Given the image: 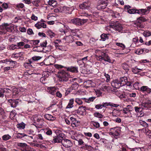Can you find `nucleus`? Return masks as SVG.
<instances>
[{"label":"nucleus","instance_id":"f257e3e1","mask_svg":"<svg viewBox=\"0 0 151 151\" xmlns=\"http://www.w3.org/2000/svg\"><path fill=\"white\" fill-rule=\"evenodd\" d=\"M58 77L59 81L62 82L68 81L69 75L65 71L60 70L58 72Z\"/></svg>","mask_w":151,"mask_h":151},{"label":"nucleus","instance_id":"f03ea898","mask_svg":"<svg viewBox=\"0 0 151 151\" xmlns=\"http://www.w3.org/2000/svg\"><path fill=\"white\" fill-rule=\"evenodd\" d=\"M88 20V19H81L78 18H75L72 19L71 22L73 23L76 25L81 26L87 22Z\"/></svg>","mask_w":151,"mask_h":151},{"label":"nucleus","instance_id":"7ed1b4c3","mask_svg":"<svg viewBox=\"0 0 151 151\" xmlns=\"http://www.w3.org/2000/svg\"><path fill=\"white\" fill-rule=\"evenodd\" d=\"M107 5V0H99L98 2L96 8L99 10L104 9Z\"/></svg>","mask_w":151,"mask_h":151},{"label":"nucleus","instance_id":"20e7f679","mask_svg":"<svg viewBox=\"0 0 151 151\" xmlns=\"http://www.w3.org/2000/svg\"><path fill=\"white\" fill-rule=\"evenodd\" d=\"M110 26L119 32L122 30L123 28L122 24L117 21L111 23Z\"/></svg>","mask_w":151,"mask_h":151},{"label":"nucleus","instance_id":"39448f33","mask_svg":"<svg viewBox=\"0 0 151 151\" xmlns=\"http://www.w3.org/2000/svg\"><path fill=\"white\" fill-rule=\"evenodd\" d=\"M62 134H60L58 135H57L55 137H53V139H50L49 141H50L52 143H61L62 142L63 137L62 136Z\"/></svg>","mask_w":151,"mask_h":151},{"label":"nucleus","instance_id":"423d86ee","mask_svg":"<svg viewBox=\"0 0 151 151\" xmlns=\"http://www.w3.org/2000/svg\"><path fill=\"white\" fill-rule=\"evenodd\" d=\"M8 103L11 105L12 107L15 108L18 105L19 102L21 101L19 99H10L7 100Z\"/></svg>","mask_w":151,"mask_h":151},{"label":"nucleus","instance_id":"0eeeda50","mask_svg":"<svg viewBox=\"0 0 151 151\" xmlns=\"http://www.w3.org/2000/svg\"><path fill=\"white\" fill-rule=\"evenodd\" d=\"M141 105L142 107L146 109H149L151 107V101L147 99L144 100Z\"/></svg>","mask_w":151,"mask_h":151},{"label":"nucleus","instance_id":"6e6552de","mask_svg":"<svg viewBox=\"0 0 151 151\" xmlns=\"http://www.w3.org/2000/svg\"><path fill=\"white\" fill-rule=\"evenodd\" d=\"M86 106L80 107L78 110H75L74 111L75 113H77L79 114L84 115L86 114Z\"/></svg>","mask_w":151,"mask_h":151},{"label":"nucleus","instance_id":"1a4fd4ad","mask_svg":"<svg viewBox=\"0 0 151 151\" xmlns=\"http://www.w3.org/2000/svg\"><path fill=\"white\" fill-rule=\"evenodd\" d=\"M62 144L63 146L66 148L70 147L73 145L72 142L69 139H63Z\"/></svg>","mask_w":151,"mask_h":151},{"label":"nucleus","instance_id":"9d476101","mask_svg":"<svg viewBox=\"0 0 151 151\" xmlns=\"http://www.w3.org/2000/svg\"><path fill=\"white\" fill-rule=\"evenodd\" d=\"M111 85L113 87L115 88V89L119 88L122 86L119 80H113L111 83Z\"/></svg>","mask_w":151,"mask_h":151},{"label":"nucleus","instance_id":"9b49d317","mask_svg":"<svg viewBox=\"0 0 151 151\" xmlns=\"http://www.w3.org/2000/svg\"><path fill=\"white\" fill-rule=\"evenodd\" d=\"M80 149L83 150H86L87 151H93L94 148L90 145L87 144L83 145L80 147Z\"/></svg>","mask_w":151,"mask_h":151},{"label":"nucleus","instance_id":"f8f14e48","mask_svg":"<svg viewBox=\"0 0 151 151\" xmlns=\"http://www.w3.org/2000/svg\"><path fill=\"white\" fill-rule=\"evenodd\" d=\"M90 3L84 2L83 4H80L79 7L81 9H88L90 7Z\"/></svg>","mask_w":151,"mask_h":151},{"label":"nucleus","instance_id":"ddd939ff","mask_svg":"<svg viewBox=\"0 0 151 151\" xmlns=\"http://www.w3.org/2000/svg\"><path fill=\"white\" fill-rule=\"evenodd\" d=\"M70 120L71 122V126L73 127H76L79 125V123L76 120V118L71 117L70 118Z\"/></svg>","mask_w":151,"mask_h":151},{"label":"nucleus","instance_id":"4468645a","mask_svg":"<svg viewBox=\"0 0 151 151\" xmlns=\"http://www.w3.org/2000/svg\"><path fill=\"white\" fill-rule=\"evenodd\" d=\"M127 80V78L126 77H121L120 78L119 81L122 86L126 85Z\"/></svg>","mask_w":151,"mask_h":151},{"label":"nucleus","instance_id":"2eb2a0df","mask_svg":"<svg viewBox=\"0 0 151 151\" xmlns=\"http://www.w3.org/2000/svg\"><path fill=\"white\" fill-rule=\"evenodd\" d=\"M48 92L50 94L54 95L56 91V88L55 87H50L47 88Z\"/></svg>","mask_w":151,"mask_h":151},{"label":"nucleus","instance_id":"dca6fc26","mask_svg":"<svg viewBox=\"0 0 151 151\" xmlns=\"http://www.w3.org/2000/svg\"><path fill=\"white\" fill-rule=\"evenodd\" d=\"M148 50L146 49L145 48H144L143 49H138L136 50L135 53L137 54L140 55L142 54H145L149 52Z\"/></svg>","mask_w":151,"mask_h":151},{"label":"nucleus","instance_id":"f3484780","mask_svg":"<svg viewBox=\"0 0 151 151\" xmlns=\"http://www.w3.org/2000/svg\"><path fill=\"white\" fill-rule=\"evenodd\" d=\"M4 96L6 97H8L11 95V91L10 89L7 88H2Z\"/></svg>","mask_w":151,"mask_h":151},{"label":"nucleus","instance_id":"a211bd4d","mask_svg":"<svg viewBox=\"0 0 151 151\" xmlns=\"http://www.w3.org/2000/svg\"><path fill=\"white\" fill-rule=\"evenodd\" d=\"M109 34L103 33L100 36L101 39L99 40L102 41H105L109 39Z\"/></svg>","mask_w":151,"mask_h":151},{"label":"nucleus","instance_id":"6ab92c4d","mask_svg":"<svg viewBox=\"0 0 151 151\" xmlns=\"http://www.w3.org/2000/svg\"><path fill=\"white\" fill-rule=\"evenodd\" d=\"M44 118L47 120L53 121L56 119V118L51 115L47 114L44 115Z\"/></svg>","mask_w":151,"mask_h":151},{"label":"nucleus","instance_id":"aec40b11","mask_svg":"<svg viewBox=\"0 0 151 151\" xmlns=\"http://www.w3.org/2000/svg\"><path fill=\"white\" fill-rule=\"evenodd\" d=\"M128 13L130 14H134L136 13H139V10L136 9L135 8L132 9H130L127 10V11Z\"/></svg>","mask_w":151,"mask_h":151},{"label":"nucleus","instance_id":"412c9836","mask_svg":"<svg viewBox=\"0 0 151 151\" xmlns=\"http://www.w3.org/2000/svg\"><path fill=\"white\" fill-rule=\"evenodd\" d=\"M12 90V97L14 98L15 96H17L19 92L20 91L15 87H14Z\"/></svg>","mask_w":151,"mask_h":151},{"label":"nucleus","instance_id":"4be33fe9","mask_svg":"<svg viewBox=\"0 0 151 151\" xmlns=\"http://www.w3.org/2000/svg\"><path fill=\"white\" fill-rule=\"evenodd\" d=\"M67 70L73 73H78V68L76 67H68L67 68Z\"/></svg>","mask_w":151,"mask_h":151},{"label":"nucleus","instance_id":"5701e85b","mask_svg":"<svg viewBox=\"0 0 151 151\" xmlns=\"http://www.w3.org/2000/svg\"><path fill=\"white\" fill-rule=\"evenodd\" d=\"M41 58L40 56H35L32 57V58L30 60H29V63H30V65H31V63H32V60L33 61H37L40 60Z\"/></svg>","mask_w":151,"mask_h":151},{"label":"nucleus","instance_id":"b1692460","mask_svg":"<svg viewBox=\"0 0 151 151\" xmlns=\"http://www.w3.org/2000/svg\"><path fill=\"white\" fill-rule=\"evenodd\" d=\"M137 23L140 24L142 22H144L146 21L147 19H146L144 17H140L137 18Z\"/></svg>","mask_w":151,"mask_h":151},{"label":"nucleus","instance_id":"393cba45","mask_svg":"<svg viewBox=\"0 0 151 151\" xmlns=\"http://www.w3.org/2000/svg\"><path fill=\"white\" fill-rule=\"evenodd\" d=\"M74 99H70L68 104V105L66 107V108H70L73 106V104L74 102Z\"/></svg>","mask_w":151,"mask_h":151},{"label":"nucleus","instance_id":"a878e982","mask_svg":"<svg viewBox=\"0 0 151 151\" xmlns=\"http://www.w3.org/2000/svg\"><path fill=\"white\" fill-rule=\"evenodd\" d=\"M96 97H89L88 99H86V98H82V99L85 101V102L87 103H90V102L93 101L95 99Z\"/></svg>","mask_w":151,"mask_h":151},{"label":"nucleus","instance_id":"bb28decb","mask_svg":"<svg viewBox=\"0 0 151 151\" xmlns=\"http://www.w3.org/2000/svg\"><path fill=\"white\" fill-rule=\"evenodd\" d=\"M112 91L114 93H115L118 96H119L122 93L121 91L117 89L114 88L112 90Z\"/></svg>","mask_w":151,"mask_h":151},{"label":"nucleus","instance_id":"cd10ccee","mask_svg":"<svg viewBox=\"0 0 151 151\" xmlns=\"http://www.w3.org/2000/svg\"><path fill=\"white\" fill-rule=\"evenodd\" d=\"M122 66L123 69L127 71L129 70V68L130 67V65H129L126 63L123 64Z\"/></svg>","mask_w":151,"mask_h":151},{"label":"nucleus","instance_id":"c85d7f7f","mask_svg":"<svg viewBox=\"0 0 151 151\" xmlns=\"http://www.w3.org/2000/svg\"><path fill=\"white\" fill-rule=\"evenodd\" d=\"M147 9H138L139 10V13H138L139 14L144 15L146 13H148V11L147 10Z\"/></svg>","mask_w":151,"mask_h":151},{"label":"nucleus","instance_id":"c756f323","mask_svg":"<svg viewBox=\"0 0 151 151\" xmlns=\"http://www.w3.org/2000/svg\"><path fill=\"white\" fill-rule=\"evenodd\" d=\"M139 123L140 125L142 126L144 128H147L148 126V124L144 121H143L142 120H140Z\"/></svg>","mask_w":151,"mask_h":151},{"label":"nucleus","instance_id":"7c9ffc66","mask_svg":"<svg viewBox=\"0 0 151 151\" xmlns=\"http://www.w3.org/2000/svg\"><path fill=\"white\" fill-rule=\"evenodd\" d=\"M91 123L96 128H99L100 127V124L98 122L94 121H91Z\"/></svg>","mask_w":151,"mask_h":151},{"label":"nucleus","instance_id":"2f4dec72","mask_svg":"<svg viewBox=\"0 0 151 151\" xmlns=\"http://www.w3.org/2000/svg\"><path fill=\"white\" fill-rule=\"evenodd\" d=\"M78 87V84L77 83H75L71 86L70 88L71 91L73 90H76Z\"/></svg>","mask_w":151,"mask_h":151},{"label":"nucleus","instance_id":"473e14b6","mask_svg":"<svg viewBox=\"0 0 151 151\" xmlns=\"http://www.w3.org/2000/svg\"><path fill=\"white\" fill-rule=\"evenodd\" d=\"M108 50H107V49H105L104 50H103V52L101 53V55L103 56V59H104L105 58H106L107 57L109 56L107 53V51H108Z\"/></svg>","mask_w":151,"mask_h":151},{"label":"nucleus","instance_id":"72a5a7b5","mask_svg":"<svg viewBox=\"0 0 151 151\" xmlns=\"http://www.w3.org/2000/svg\"><path fill=\"white\" fill-rule=\"evenodd\" d=\"M16 114L17 113H16L15 110H13L10 112V118L11 119L14 118V117L15 116Z\"/></svg>","mask_w":151,"mask_h":151},{"label":"nucleus","instance_id":"f704fd0d","mask_svg":"<svg viewBox=\"0 0 151 151\" xmlns=\"http://www.w3.org/2000/svg\"><path fill=\"white\" fill-rule=\"evenodd\" d=\"M147 86H143L141 87L139 89V90L141 92L144 93L145 94L147 95V93H146V90H147Z\"/></svg>","mask_w":151,"mask_h":151},{"label":"nucleus","instance_id":"c9c22d12","mask_svg":"<svg viewBox=\"0 0 151 151\" xmlns=\"http://www.w3.org/2000/svg\"><path fill=\"white\" fill-rule=\"evenodd\" d=\"M17 127L19 129H24L25 128V124L22 122L21 123L17 124Z\"/></svg>","mask_w":151,"mask_h":151},{"label":"nucleus","instance_id":"e433bc0d","mask_svg":"<svg viewBox=\"0 0 151 151\" xmlns=\"http://www.w3.org/2000/svg\"><path fill=\"white\" fill-rule=\"evenodd\" d=\"M27 136V135L24 133H18L16 137L17 138H21Z\"/></svg>","mask_w":151,"mask_h":151},{"label":"nucleus","instance_id":"4c0bfd02","mask_svg":"<svg viewBox=\"0 0 151 151\" xmlns=\"http://www.w3.org/2000/svg\"><path fill=\"white\" fill-rule=\"evenodd\" d=\"M33 50L38 52H45L46 51L43 50L42 48H33Z\"/></svg>","mask_w":151,"mask_h":151},{"label":"nucleus","instance_id":"58836bf2","mask_svg":"<svg viewBox=\"0 0 151 151\" xmlns=\"http://www.w3.org/2000/svg\"><path fill=\"white\" fill-rule=\"evenodd\" d=\"M144 36L145 37H148L151 35V32L148 30L145 31L143 33Z\"/></svg>","mask_w":151,"mask_h":151},{"label":"nucleus","instance_id":"ea45409f","mask_svg":"<svg viewBox=\"0 0 151 151\" xmlns=\"http://www.w3.org/2000/svg\"><path fill=\"white\" fill-rule=\"evenodd\" d=\"M11 138V137L8 134H6L3 136L2 138L4 140H7Z\"/></svg>","mask_w":151,"mask_h":151},{"label":"nucleus","instance_id":"a19ab883","mask_svg":"<svg viewBox=\"0 0 151 151\" xmlns=\"http://www.w3.org/2000/svg\"><path fill=\"white\" fill-rule=\"evenodd\" d=\"M140 70V69H139L136 67L132 68V72L135 74H137L139 73L140 72L139 70Z\"/></svg>","mask_w":151,"mask_h":151},{"label":"nucleus","instance_id":"79ce46f5","mask_svg":"<svg viewBox=\"0 0 151 151\" xmlns=\"http://www.w3.org/2000/svg\"><path fill=\"white\" fill-rule=\"evenodd\" d=\"M46 131V134L47 135H50L52 133V130L49 128H47Z\"/></svg>","mask_w":151,"mask_h":151},{"label":"nucleus","instance_id":"37998d69","mask_svg":"<svg viewBox=\"0 0 151 151\" xmlns=\"http://www.w3.org/2000/svg\"><path fill=\"white\" fill-rule=\"evenodd\" d=\"M61 42V41L60 40H56L55 42H53V44H54V45L56 47L58 46L59 47L60 46L59 45V43H60Z\"/></svg>","mask_w":151,"mask_h":151},{"label":"nucleus","instance_id":"c03bdc74","mask_svg":"<svg viewBox=\"0 0 151 151\" xmlns=\"http://www.w3.org/2000/svg\"><path fill=\"white\" fill-rule=\"evenodd\" d=\"M78 142V145L79 146H81L82 145H83L85 144L84 143V142L82 139H79L78 140H76Z\"/></svg>","mask_w":151,"mask_h":151},{"label":"nucleus","instance_id":"a18cd8bd","mask_svg":"<svg viewBox=\"0 0 151 151\" xmlns=\"http://www.w3.org/2000/svg\"><path fill=\"white\" fill-rule=\"evenodd\" d=\"M94 115L95 117L99 118H102L103 116L102 114L98 112L95 113L94 114Z\"/></svg>","mask_w":151,"mask_h":151},{"label":"nucleus","instance_id":"49530a36","mask_svg":"<svg viewBox=\"0 0 151 151\" xmlns=\"http://www.w3.org/2000/svg\"><path fill=\"white\" fill-rule=\"evenodd\" d=\"M134 109L136 112H139L140 113L142 112V109L140 107H139L137 106H135L134 107Z\"/></svg>","mask_w":151,"mask_h":151},{"label":"nucleus","instance_id":"de8ad7c7","mask_svg":"<svg viewBox=\"0 0 151 151\" xmlns=\"http://www.w3.org/2000/svg\"><path fill=\"white\" fill-rule=\"evenodd\" d=\"M131 111L127 107L124 108L123 109L122 111L125 114H127L129 112Z\"/></svg>","mask_w":151,"mask_h":151},{"label":"nucleus","instance_id":"09e8293b","mask_svg":"<svg viewBox=\"0 0 151 151\" xmlns=\"http://www.w3.org/2000/svg\"><path fill=\"white\" fill-rule=\"evenodd\" d=\"M81 99L79 98H76V99L75 101L79 105L82 104L83 103V102L81 100Z\"/></svg>","mask_w":151,"mask_h":151},{"label":"nucleus","instance_id":"8fccbe9b","mask_svg":"<svg viewBox=\"0 0 151 151\" xmlns=\"http://www.w3.org/2000/svg\"><path fill=\"white\" fill-rule=\"evenodd\" d=\"M139 83L138 82H135L133 85L134 87L136 89H139Z\"/></svg>","mask_w":151,"mask_h":151},{"label":"nucleus","instance_id":"3c124183","mask_svg":"<svg viewBox=\"0 0 151 151\" xmlns=\"http://www.w3.org/2000/svg\"><path fill=\"white\" fill-rule=\"evenodd\" d=\"M24 67L26 68H29L30 67L32 66L31 65H30V63H24Z\"/></svg>","mask_w":151,"mask_h":151},{"label":"nucleus","instance_id":"603ef678","mask_svg":"<svg viewBox=\"0 0 151 151\" xmlns=\"http://www.w3.org/2000/svg\"><path fill=\"white\" fill-rule=\"evenodd\" d=\"M24 5L23 4H20L17 5L16 6L17 9V10H19V8H22L24 7Z\"/></svg>","mask_w":151,"mask_h":151},{"label":"nucleus","instance_id":"864d4df0","mask_svg":"<svg viewBox=\"0 0 151 151\" xmlns=\"http://www.w3.org/2000/svg\"><path fill=\"white\" fill-rule=\"evenodd\" d=\"M32 3L34 6L36 7H38L39 6L38 3H39V1H33L32 2Z\"/></svg>","mask_w":151,"mask_h":151},{"label":"nucleus","instance_id":"5fc2aeb1","mask_svg":"<svg viewBox=\"0 0 151 151\" xmlns=\"http://www.w3.org/2000/svg\"><path fill=\"white\" fill-rule=\"evenodd\" d=\"M48 4L50 5H52L53 6V4L54 3H55L56 4V1H55L53 0H49L48 1Z\"/></svg>","mask_w":151,"mask_h":151},{"label":"nucleus","instance_id":"6e6d98bb","mask_svg":"<svg viewBox=\"0 0 151 151\" xmlns=\"http://www.w3.org/2000/svg\"><path fill=\"white\" fill-rule=\"evenodd\" d=\"M27 33L29 35L34 34V33L33 32L32 30V29L29 28L27 30Z\"/></svg>","mask_w":151,"mask_h":151},{"label":"nucleus","instance_id":"4d7b16f0","mask_svg":"<svg viewBox=\"0 0 151 151\" xmlns=\"http://www.w3.org/2000/svg\"><path fill=\"white\" fill-rule=\"evenodd\" d=\"M18 145L19 146L24 147L27 146V145L25 143H20L18 144Z\"/></svg>","mask_w":151,"mask_h":151},{"label":"nucleus","instance_id":"13d9d810","mask_svg":"<svg viewBox=\"0 0 151 151\" xmlns=\"http://www.w3.org/2000/svg\"><path fill=\"white\" fill-rule=\"evenodd\" d=\"M2 7L4 8L5 9H6L8 8L9 6L7 4L5 3H4L2 5Z\"/></svg>","mask_w":151,"mask_h":151},{"label":"nucleus","instance_id":"bf43d9fd","mask_svg":"<svg viewBox=\"0 0 151 151\" xmlns=\"http://www.w3.org/2000/svg\"><path fill=\"white\" fill-rule=\"evenodd\" d=\"M48 32L49 35L51 38H52L55 36V34L51 31H50Z\"/></svg>","mask_w":151,"mask_h":151},{"label":"nucleus","instance_id":"052dcab7","mask_svg":"<svg viewBox=\"0 0 151 151\" xmlns=\"http://www.w3.org/2000/svg\"><path fill=\"white\" fill-rule=\"evenodd\" d=\"M63 11H69L70 8L69 7L66 6H64L63 7Z\"/></svg>","mask_w":151,"mask_h":151},{"label":"nucleus","instance_id":"680f3d73","mask_svg":"<svg viewBox=\"0 0 151 151\" xmlns=\"http://www.w3.org/2000/svg\"><path fill=\"white\" fill-rule=\"evenodd\" d=\"M4 95L2 88L0 89V97H3Z\"/></svg>","mask_w":151,"mask_h":151},{"label":"nucleus","instance_id":"e2e57ef3","mask_svg":"<svg viewBox=\"0 0 151 151\" xmlns=\"http://www.w3.org/2000/svg\"><path fill=\"white\" fill-rule=\"evenodd\" d=\"M96 56V58H97V59L100 61H101L102 60H103V56L102 55L97 56Z\"/></svg>","mask_w":151,"mask_h":151},{"label":"nucleus","instance_id":"0e129e2a","mask_svg":"<svg viewBox=\"0 0 151 151\" xmlns=\"http://www.w3.org/2000/svg\"><path fill=\"white\" fill-rule=\"evenodd\" d=\"M116 45L120 47H122V46L123 47H125V45L122 43L117 42L116 43Z\"/></svg>","mask_w":151,"mask_h":151},{"label":"nucleus","instance_id":"69168bd1","mask_svg":"<svg viewBox=\"0 0 151 151\" xmlns=\"http://www.w3.org/2000/svg\"><path fill=\"white\" fill-rule=\"evenodd\" d=\"M40 22L39 24L40 26L41 27H42L43 28H46V25L44 23H41L40 22Z\"/></svg>","mask_w":151,"mask_h":151},{"label":"nucleus","instance_id":"338daca9","mask_svg":"<svg viewBox=\"0 0 151 151\" xmlns=\"http://www.w3.org/2000/svg\"><path fill=\"white\" fill-rule=\"evenodd\" d=\"M103 60L106 61L108 62L109 63H111V60L110 59V58L108 56L107 57H106V58H105L104 59H103Z\"/></svg>","mask_w":151,"mask_h":151},{"label":"nucleus","instance_id":"774afa93","mask_svg":"<svg viewBox=\"0 0 151 151\" xmlns=\"http://www.w3.org/2000/svg\"><path fill=\"white\" fill-rule=\"evenodd\" d=\"M0 151H6V150L3 145H0Z\"/></svg>","mask_w":151,"mask_h":151}]
</instances>
